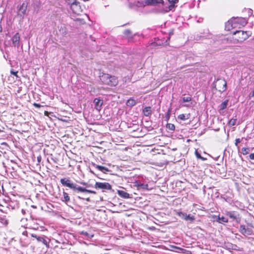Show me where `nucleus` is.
I'll use <instances>...</instances> for the list:
<instances>
[{
  "instance_id": "f257e3e1",
  "label": "nucleus",
  "mask_w": 254,
  "mask_h": 254,
  "mask_svg": "<svg viewBox=\"0 0 254 254\" xmlns=\"http://www.w3.org/2000/svg\"><path fill=\"white\" fill-rule=\"evenodd\" d=\"M251 35L252 33L250 31H236L233 33V36L232 37L231 42L233 44L242 43L251 36Z\"/></svg>"
},
{
  "instance_id": "f03ea898",
  "label": "nucleus",
  "mask_w": 254,
  "mask_h": 254,
  "mask_svg": "<svg viewBox=\"0 0 254 254\" xmlns=\"http://www.w3.org/2000/svg\"><path fill=\"white\" fill-rule=\"evenodd\" d=\"M102 82L109 86H116L118 83V78L115 76L111 75L108 73H102L100 76Z\"/></svg>"
},
{
  "instance_id": "7ed1b4c3",
  "label": "nucleus",
  "mask_w": 254,
  "mask_h": 254,
  "mask_svg": "<svg viewBox=\"0 0 254 254\" xmlns=\"http://www.w3.org/2000/svg\"><path fill=\"white\" fill-rule=\"evenodd\" d=\"M233 22L235 23L236 28H240L244 26L247 23V20L243 17H236L232 19Z\"/></svg>"
},
{
  "instance_id": "20e7f679",
  "label": "nucleus",
  "mask_w": 254,
  "mask_h": 254,
  "mask_svg": "<svg viewBox=\"0 0 254 254\" xmlns=\"http://www.w3.org/2000/svg\"><path fill=\"white\" fill-rule=\"evenodd\" d=\"M94 187L96 189H101L103 190H110L112 189L111 185L109 183L106 182H96L95 184Z\"/></svg>"
},
{
  "instance_id": "39448f33",
  "label": "nucleus",
  "mask_w": 254,
  "mask_h": 254,
  "mask_svg": "<svg viewBox=\"0 0 254 254\" xmlns=\"http://www.w3.org/2000/svg\"><path fill=\"white\" fill-rule=\"evenodd\" d=\"M70 9L74 13L79 14L81 11L79 2L77 0L74 1L70 4Z\"/></svg>"
},
{
  "instance_id": "423d86ee",
  "label": "nucleus",
  "mask_w": 254,
  "mask_h": 254,
  "mask_svg": "<svg viewBox=\"0 0 254 254\" xmlns=\"http://www.w3.org/2000/svg\"><path fill=\"white\" fill-rule=\"evenodd\" d=\"M60 182L61 184L64 186H66L71 189L75 188V184L71 183L70 181L68 179H61Z\"/></svg>"
},
{
  "instance_id": "0eeeda50",
  "label": "nucleus",
  "mask_w": 254,
  "mask_h": 254,
  "mask_svg": "<svg viewBox=\"0 0 254 254\" xmlns=\"http://www.w3.org/2000/svg\"><path fill=\"white\" fill-rule=\"evenodd\" d=\"M240 232L241 234L245 236L251 235L253 233L252 229L249 227H246L245 225L240 226Z\"/></svg>"
},
{
  "instance_id": "6e6552de",
  "label": "nucleus",
  "mask_w": 254,
  "mask_h": 254,
  "mask_svg": "<svg viewBox=\"0 0 254 254\" xmlns=\"http://www.w3.org/2000/svg\"><path fill=\"white\" fill-rule=\"evenodd\" d=\"M164 1L163 0H144L142 2L143 6L149 5H155L158 3H163Z\"/></svg>"
},
{
  "instance_id": "1a4fd4ad",
  "label": "nucleus",
  "mask_w": 254,
  "mask_h": 254,
  "mask_svg": "<svg viewBox=\"0 0 254 254\" xmlns=\"http://www.w3.org/2000/svg\"><path fill=\"white\" fill-rule=\"evenodd\" d=\"M20 37L18 33H16L12 38V44L14 47H18L19 46Z\"/></svg>"
},
{
  "instance_id": "9d476101",
  "label": "nucleus",
  "mask_w": 254,
  "mask_h": 254,
  "mask_svg": "<svg viewBox=\"0 0 254 254\" xmlns=\"http://www.w3.org/2000/svg\"><path fill=\"white\" fill-rule=\"evenodd\" d=\"M212 218L214 219V221H215L220 224L227 223L228 222V219L224 216L220 217V215H213Z\"/></svg>"
},
{
  "instance_id": "9b49d317",
  "label": "nucleus",
  "mask_w": 254,
  "mask_h": 254,
  "mask_svg": "<svg viewBox=\"0 0 254 254\" xmlns=\"http://www.w3.org/2000/svg\"><path fill=\"white\" fill-rule=\"evenodd\" d=\"M93 103L95 105V109L100 111L101 110L102 106L103 103V101L99 98H95L93 101Z\"/></svg>"
},
{
  "instance_id": "f8f14e48",
  "label": "nucleus",
  "mask_w": 254,
  "mask_h": 254,
  "mask_svg": "<svg viewBox=\"0 0 254 254\" xmlns=\"http://www.w3.org/2000/svg\"><path fill=\"white\" fill-rule=\"evenodd\" d=\"M222 85L221 88L218 87V90L219 91H224L226 89L227 83L225 80H218L216 83V86Z\"/></svg>"
},
{
  "instance_id": "ddd939ff",
  "label": "nucleus",
  "mask_w": 254,
  "mask_h": 254,
  "mask_svg": "<svg viewBox=\"0 0 254 254\" xmlns=\"http://www.w3.org/2000/svg\"><path fill=\"white\" fill-rule=\"evenodd\" d=\"M236 26L235 23L233 22V21L231 19L228 21L225 24V30L227 31H230L233 29H235Z\"/></svg>"
},
{
  "instance_id": "4468645a",
  "label": "nucleus",
  "mask_w": 254,
  "mask_h": 254,
  "mask_svg": "<svg viewBox=\"0 0 254 254\" xmlns=\"http://www.w3.org/2000/svg\"><path fill=\"white\" fill-rule=\"evenodd\" d=\"M236 26L235 23L233 22V21L231 19L228 21L225 24V30L227 31H230L233 29H235Z\"/></svg>"
},
{
  "instance_id": "2eb2a0df",
  "label": "nucleus",
  "mask_w": 254,
  "mask_h": 254,
  "mask_svg": "<svg viewBox=\"0 0 254 254\" xmlns=\"http://www.w3.org/2000/svg\"><path fill=\"white\" fill-rule=\"evenodd\" d=\"M72 189L74 190H77L80 192H88L90 193H93V194L96 193V192L95 191L87 190V189L83 188L80 186L77 187V185L76 184H75V188Z\"/></svg>"
},
{
  "instance_id": "dca6fc26",
  "label": "nucleus",
  "mask_w": 254,
  "mask_h": 254,
  "mask_svg": "<svg viewBox=\"0 0 254 254\" xmlns=\"http://www.w3.org/2000/svg\"><path fill=\"white\" fill-rule=\"evenodd\" d=\"M228 102L229 100H226L220 105L219 106V112L220 114H222L223 113V110L227 108Z\"/></svg>"
},
{
  "instance_id": "f3484780",
  "label": "nucleus",
  "mask_w": 254,
  "mask_h": 254,
  "mask_svg": "<svg viewBox=\"0 0 254 254\" xmlns=\"http://www.w3.org/2000/svg\"><path fill=\"white\" fill-rule=\"evenodd\" d=\"M31 236L32 237L35 238L38 242H42L45 245L47 246H48V242L43 237L37 236L36 235L34 234H32Z\"/></svg>"
},
{
  "instance_id": "a211bd4d",
  "label": "nucleus",
  "mask_w": 254,
  "mask_h": 254,
  "mask_svg": "<svg viewBox=\"0 0 254 254\" xmlns=\"http://www.w3.org/2000/svg\"><path fill=\"white\" fill-rule=\"evenodd\" d=\"M27 9V5L24 3H23L20 7L19 9L18 14L21 16L25 15L26 14V11Z\"/></svg>"
},
{
  "instance_id": "6ab92c4d",
  "label": "nucleus",
  "mask_w": 254,
  "mask_h": 254,
  "mask_svg": "<svg viewBox=\"0 0 254 254\" xmlns=\"http://www.w3.org/2000/svg\"><path fill=\"white\" fill-rule=\"evenodd\" d=\"M237 213L234 211H226L225 214L228 216L233 220H236L237 218Z\"/></svg>"
},
{
  "instance_id": "aec40b11",
  "label": "nucleus",
  "mask_w": 254,
  "mask_h": 254,
  "mask_svg": "<svg viewBox=\"0 0 254 254\" xmlns=\"http://www.w3.org/2000/svg\"><path fill=\"white\" fill-rule=\"evenodd\" d=\"M124 34L125 36L128 39H132L133 37V36L136 35V34H135L134 35L132 34L131 31L130 30H128V29L124 31Z\"/></svg>"
},
{
  "instance_id": "412c9836",
  "label": "nucleus",
  "mask_w": 254,
  "mask_h": 254,
  "mask_svg": "<svg viewBox=\"0 0 254 254\" xmlns=\"http://www.w3.org/2000/svg\"><path fill=\"white\" fill-rule=\"evenodd\" d=\"M94 166L96 169H98L99 171L102 172L104 173H106L109 171L107 168L102 166L96 164H94Z\"/></svg>"
},
{
  "instance_id": "4be33fe9",
  "label": "nucleus",
  "mask_w": 254,
  "mask_h": 254,
  "mask_svg": "<svg viewBox=\"0 0 254 254\" xmlns=\"http://www.w3.org/2000/svg\"><path fill=\"white\" fill-rule=\"evenodd\" d=\"M136 104V101L133 98H129L126 102V105L129 107H133Z\"/></svg>"
},
{
  "instance_id": "5701e85b",
  "label": "nucleus",
  "mask_w": 254,
  "mask_h": 254,
  "mask_svg": "<svg viewBox=\"0 0 254 254\" xmlns=\"http://www.w3.org/2000/svg\"><path fill=\"white\" fill-rule=\"evenodd\" d=\"M143 113L144 116H148L151 114V108L150 107H145L143 110Z\"/></svg>"
},
{
  "instance_id": "b1692460",
  "label": "nucleus",
  "mask_w": 254,
  "mask_h": 254,
  "mask_svg": "<svg viewBox=\"0 0 254 254\" xmlns=\"http://www.w3.org/2000/svg\"><path fill=\"white\" fill-rule=\"evenodd\" d=\"M118 194L120 196L125 198H127L129 197V194L124 190H119Z\"/></svg>"
},
{
  "instance_id": "393cba45",
  "label": "nucleus",
  "mask_w": 254,
  "mask_h": 254,
  "mask_svg": "<svg viewBox=\"0 0 254 254\" xmlns=\"http://www.w3.org/2000/svg\"><path fill=\"white\" fill-rule=\"evenodd\" d=\"M190 118V114H180L178 116V118L182 121H185L189 119Z\"/></svg>"
},
{
  "instance_id": "a878e982",
  "label": "nucleus",
  "mask_w": 254,
  "mask_h": 254,
  "mask_svg": "<svg viewBox=\"0 0 254 254\" xmlns=\"http://www.w3.org/2000/svg\"><path fill=\"white\" fill-rule=\"evenodd\" d=\"M62 200L63 201H64L65 203H67L70 200V197L68 196L67 193L65 192H63V198Z\"/></svg>"
},
{
  "instance_id": "bb28decb",
  "label": "nucleus",
  "mask_w": 254,
  "mask_h": 254,
  "mask_svg": "<svg viewBox=\"0 0 254 254\" xmlns=\"http://www.w3.org/2000/svg\"><path fill=\"white\" fill-rule=\"evenodd\" d=\"M177 214L182 219L186 220L187 214L181 211L177 212Z\"/></svg>"
},
{
  "instance_id": "cd10ccee",
  "label": "nucleus",
  "mask_w": 254,
  "mask_h": 254,
  "mask_svg": "<svg viewBox=\"0 0 254 254\" xmlns=\"http://www.w3.org/2000/svg\"><path fill=\"white\" fill-rule=\"evenodd\" d=\"M195 220V217L194 216H191L190 214L187 215L186 219L185 220L188 221L189 220L190 222H192Z\"/></svg>"
},
{
  "instance_id": "c85d7f7f",
  "label": "nucleus",
  "mask_w": 254,
  "mask_h": 254,
  "mask_svg": "<svg viewBox=\"0 0 254 254\" xmlns=\"http://www.w3.org/2000/svg\"><path fill=\"white\" fill-rule=\"evenodd\" d=\"M236 122H237V119H234V118L231 119L229 120V121L228 122V125L230 126H234L236 124Z\"/></svg>"
},
{
  "instance_id": "c756f323",
  "label": "nucleus",
  "mask_w": 254,
  "mask_h": 254,
  "mask_svg": "<svg viewBox=\"0 0 254 254\" xmlns=\"http://www.w3.org/2000/svg\"><path fill=\"white\" fill-rule=\"evenodd\" d=\"M80 234L86 237L87 238H91L93 237V235H90L88 234L87 232L82 231L80 232Z\"/></svg>"
},
{
  "instance_id": "7c9ffc66",
  "label": "nucleus",
  "mask_w": 254,
  "mask_h": 254,
  "mask_svg": "<svg viewBox=\"0 0 254 254\" xmlns=\"http://www.w3.org/2000/svg\"><path fill=\"white\" fill-rule=\"evenodd\" d=\"M191 100V98L190 96H188L187 97H184L183 98V101L184 102H189Z\"/></svg>"
},
{
  "instance_id": "2f4dec72",
  "label": "nucleus",
  "mask_w": 254,
  "mask_h": 254,
  "mask_svg": "<svg viewBox=\"0 0 254 254\" xmlns=\"http://www.w3.org/2000/svg\"><path fill=\"white\" fill-rule=\"evenodd\" d=\"M167 127L172 130H174L175 129V126L172 124H168L167 125Z\"/></svg>"
},
{
  "instance_id": "473e14b6",
  "label": "nucleus",
  "mask_w": 254,
  "mask_h": 254,
  "mask_svg": "<svg viewBox=\"0 0 254 254\" xmlns=\"http://www.w3.org/2000/svg\"><path fill=\"white\" fill-rule=\"evenodd\" d=\"M242 153L243 155H247L249 153V148H243L242 149Z\"/></svg>"
},
{
  "instance_id": "72a5a7b5",
  "label": "nucleus",
  "mask_w": 254,
  "mask_h": 254,
  "mask_svg": "<svg viewBox=\"0 0 254 254\" xmlns=\"http://www.w3.org/2000/svg\"><path fill=\"white\" fill-rule=\"evenodd\" d=\"M138 186L141 188L143 189H147L148 187L147 184H138Z\"/></svg>"
},
{
  "instance_id": "f704fd0d",
  "label": "nucleus",
  "mask_w": 254,
  "mask_h": 254,
  "mask_svg": "<svg viewBox=\"0 0 254 254\" xmlns=\"http://www.w3.org/2000/svg\"><path fill=\"white\" fill-rule=\"evenodd\" d=\"M171 5H174L177 3L178 0H168Z\"/></svg>"
},
{
  "instance_id": "c9c22d12",
  "label": "nucleus",
  "mask_w": 254,
  "mask_h": 254,
  "mask_svg": "<svg viewBox=\"0 0 254 254\" xmlns=\"http://www.w3.org/2000/svg\"><path fill=\"white\" fill-rule=\"evenodd\" d=\"M10 73L11 74H13V75L16 76V77H18V76H17L18 72L17 71H14L13 70H11Z\"/></svg>"
},
{
  "instance_id": "e433bc0d",
  "label": "nucleus",
  "mask_w": 254,
  "mask_h": 254,
  "mask_svg": "<svg viewBox=\"0 0 254 254\" xmlns=\"http://www.w3.org/2000/svg\"><path fill=\"white\" fill-rule=\"evenodd\" d=\"M241 142V139L240 138H237L235 140V145L236 146Z\"/></svg>"
},
{
  "instance_id": "4c0bfd02",
  "label": "nucleus",
  "mask_w": 254,
  "mask_h": 254,
  "mask_svg": "<svg viewBox=\"0 0 254 254\" xmlns=\"http://www.w3.org/2000/svg\"><path fill=\"white\" fill-rule=\"evenodd\" d=\"M33 105L34 107H35L36 108H40L41 107V105L37 104V103H35L33 104Z\"/></svg>"
},
{
  "instance_id": "58836bf2",
  "label": "nucleus",
  "mask_w": 254,
  "mask_h": 254,
  "mask_svg": "<svg viewBox=\"0 0 254 254\" xmlns=\"http://www.w3.org/2000/svg\"><path fill=\"white\" fill-rule=\"evenodd\" d=\"M250 158L251 159V160H254V153H251L250 154Z\"/></svg>"
},
{
  "instance_id": "ea45409f",
  "label": "nucleus",
  "mask_w": 254,
  "mask_h": 254,
  "mask_svg": "<svg viewBox=\"0 0 254 254\" xmlns=\"http://www.w3.org/2000/svg\"><path fill=\"white\" fill-rule=\"evenodd\" d=\"M195 155L198 158H201L200 155L197 152H195Z\"/></svg>"
},
{
  "instance_id": "a19ab883",
  "label": "nucleus",
  "mask_w": 254,
  "mask_h": 254,
  "mask_svg": "<svg viewBox=\"0 0 254 254\" xmlns=\"http://www.w3.org/2000/svg\"><path fill=\"white\" fill-rule=\"evenodd\" d=\"M65 2L68 4V5H70L71 4V3L72 2H71V0H65Z\"/></svg>"
},
{
  "instance_id": "79ce46f5",
  "label": "nucleus",
  "mask_w": 254,
  "mask_h": 254,
  "mask_svg": "<svg viewBox=\"0 0 254 254\" xmlns=\"http://www.w3.org/2000/svg\"><path fill=\"white\" fill-rule=\"evenodd\" d=\"M251 97H254V90L253 91V92L252 93Z\"/></svg>"
},
{
  "instance_id": "37998d69",
  "label": "nucleus",
  "mask_w": 254,
  "mask_h": 254,
  "mask_svg": "<svg viewBox=\"0 0 254 254\" xmlns=\"http://www.w3.org/2000/svg\"><path fill=\"white\" fill-rule=\"evenodd\" d=\"M3 220H4V223H5V224H7L8 223V222H7V220H4V219H3Z\"/></svg>"
},
{
  "instance_id": "c03bdc74",
  "label": "nucleus",
  "mask_w": 254,
  "mask_h": 254,
  "mask_svg": "<svg viewBox=\"0 0 254 254\" xmlns=\"http://www.w3.org/2000/svg\"><path fill=\"white\" fill-rule=\"evenodd\" d=\"M249 14H252V10L251 9H249Z\"/></svg>"
},
{
  "instance_id": "a18cd8bd",
  "label": "nucleus",
  "mask_w": 254,
  "mask_h": 254,
  "mask_svg": "<svg viewBox=\"0 0 254 254\" xmlns=\"http://www.w3.org/2000/svg\"><path fill=\"white\" fill-rule=\"evenodd\" d=\"M48 114V112L47 111H45V115H47Z\"/></svg>"
},
{
  "instance_id": "49530a36",
  "label": "nucleus",
  "mask_w": 254,
  "mask_h": 254,
  "mask_svg": "<svg viewBox=\"0 0 254 254\" xmlns=\"http://www.w3.org/2000/svg\"><path fill=\"white\" fill-rule=\"evenodd\" d=\"M84 1H88L89 0H83Z\"/></svg>"
}]
</instances>
